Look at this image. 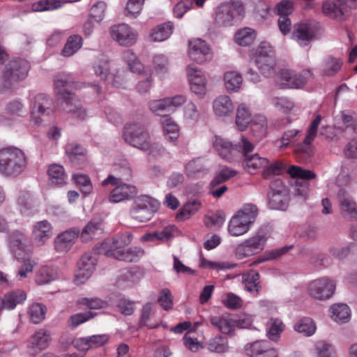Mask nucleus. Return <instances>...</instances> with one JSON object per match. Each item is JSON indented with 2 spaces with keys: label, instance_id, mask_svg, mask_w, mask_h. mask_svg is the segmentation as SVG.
Wrapping results in <instances>:
<instances>
[{
  "label": "nucleus",
  "instance_id": "obj_1",
  "mask_svg": "<svg viewBox=\"0 0 357 357\" xmlns=\"http://www.w3.org/2000/svg\"><path fill=\"white\" fill-rule=\"evenodd\" d=\"M27 158L24 151L17 147L0 149V174L6 177H17L26 168Z\"/></svg>",
  "mask_w": 357,
  "mask_h": 357
},
{
  "label": "nucleus",
  "instance_id": "obj_2",
  "mask_svg": "<svg viewBox=\"0 0 357 357\" xmlns=\"http://www.w3.org/2000/svg\"><path fill=\"white\" fill-rule=\"evenodd\" d=\"M252 5V0H231L222 3L217 8L215 22L222 26L237 24L244 17L245 10Z\"/></svg>",
  "mask_w": 357,
  "mask_h": 357
},
{
  "label": "nucleus",
  "instance_id": "obj_3",
  "mask_svg": "<svg viewBox=\"0 0 357 357\" xmlns=\"http://www.w3.org/2000/svg\"><path fill=\"white\" fill-rule=\"evenodd\" d=\"M123 138L128 144L144 152H149L152 149L150 135L146 128L139 123L126 125Z\"/></svg>",
  "mask_w": 357,
  "mask_h": 357
},
{
  "label": "nucleus",
  "instance_id": "obj_4",
  "mask_svg": "<svg viewBox=\"0 0 357 357\" xmlns=\"http://www.w3.org/2000/svg\"><path fill=\"white\" fill-rule=\"evenodd\" d=\"M29 63L22 59H13L5 66L2 75L3 89H8L17 82L25 79L29 70Z\"/></svg>",
  "mask_w": 357,
  "mask_h": 357
},
{
  "label": "nucleus",
  "instance_id": "obj_5",
  "mask_svg": "<svg viewBox=\"0 0 357 357\" xmlns=\"http://www.w3.org/2000/svg\"><path fill=\"white\" fill-rule=\"evenodd\" d=\"M159 206L160 203L156 199L147 195H142L133 202L130 215L139 222H146L152 218Z\"/></svg>",
  "mask_w": 357,
  "mask_h": 357
},
{
  "label": "nucleus",
  "instance_id": "obj_6",
  "mask_svg": "<svg viewBox=\"0 0 357 357\" xmlns=\"http://www.w3.org/2000/svg\"><path fill=\"white\" fill-rule=\"evenodd\" d=\"M30 109L31 121L35 126H40L53 114V100L45 93H38L31 101Z\"/></svg>",
  "mask_w": 357,
  "mask_h": 357
},
{
  "label": "nucleus",
  "instance_id": "obj_7",
  "mask_svg": "<svg viewBox=\"0 0 357 357\" xmlns=\"http://www.w3.org/2000/svg\"><path fill=\"white\" fill-rule=\"evenodd\" d=\"M287 172L291 177L298 178L295 181L294 195L305 199L309 192L308 180L316 178L315 173L295 165L289 167Z\"/></svg>",
  "mask_w": 357,
  "mask_h": 357
},
{
  "label": "nucleus",
  "instance_id": "obj_8",
  "mask_svg": "<svg viewBox=\"0 0 357 357\" xmlns=\"http://www.w3.org/2000/svg\"><path fill=\"white\" fill-rule=\"evenodd\" d=\"M318 24L314 21H305L294 24L291 38L301 46H307L317 37Z\"/></svg>",
  "mask_w": 357,
  "mask_h": 357
},
{
  "label": "nucleus",
  "instance_id": "obj_9",
  "mask_svg": "<svg viewBox=\"0 0 357 357\" xmlns=\"http://www.w3.org/2000/svg\"><path fill=\"white\" fill-rule=\"evenodd\" d=\"M267 236L262 232H257L252 237L246 239L238 245L236 249V255L239 258L258 254L266 246Z\"/></svg>",
  "mask_w": 357,
  "mask_h": 357
},
{
  "label": "nucleus",
  "instance_id": "obj_10",
  "mask_svg": "<svg viewBox=\"0 0 357 357\" xmlns=\"http://www.w3.org/2000/svg\"><path fill=\"white\" fill-rule=\"evenodd\" d=\"M251 123L252 130H259L264 134L266 129V121L264 116H260L251 120V114L244 104L238 106L236 110V123L238 129L244 130L249 123Z\"/></svg>",
  "mask_w": 357,
  "mask_h": 357
},
{
  "label": "nucleus",
  "instance_id": "obj_11",
  "mask_svg": "<svg viewBox=\"0 0 357 357\" xmlns=\"http://www.w3.org/2000/svg\"><path fill=\"white\" fill-rule=\"evenodd\" d=\"M132 238V234L128 232L118 235L111 241L102 243L99 252L118 259L119 252L123 253L126 250L125 248L131 243Z\"/></svg>",
  "mask_w": 357,
  "mask_h": 357
},
{
  "label": "nucleus",
  "instance_id": "obj_12",
  "mask_svg": "<svg viewBox=\"0 0 357 357\" xmlns=\"http://www.w3.org/2000/svg\"><path fill=\"white\" fill-rule=\"evenodd\" d=\"M255 63L262 74L271 75L275 66L274 51L267 43H261L256 50Z\"/></svg>",
  "mask_w": 357,
  "mask_h": 357
},
{
  "label": "nucleus",
  "instance_id": "obj_13",
  "mask_svg": "<svg viewBox=\"0 0 357 357\" xmlns=\"http://www.w3.org/2000/svg\"><path fill=\"white\" fill-rule=\"evenodd\" d=\"M109 33L112 38L121 46H132L137 43L138 38L137 31L124 23L112 26Z\"/></svg>",
  "mask_w": 357,
  "mask_h": 357
},
{
  "label": "nucleus",
  "instance_id": "obj_14",
  "mask_svg": "<svg viewBox=\"0 0 357 357\" xmlns=\"http://www.w3.org/2000/svg\"><path fill=\"white\" fill-rule=\"evenodd\" d=\"M335 289L334 281L328 278H321L312 280L308 285L310 296L318 300L331 298Z\"/></svg>",
  "mask_w": 357,
  "mask_h": 357
},
{
  "label": "nucleus",
  "instance_id": "obj_15",
  "mask_svg": "<svg viewBox=\"0 0 357 357\" xmlns=\"http://www.w3.org/2000/svg\"><path fill=\"white\" fill-rule=\"evenodd\" d=\"M243 149L241 153L244 156L243 167L248 171L256 170L266 166L268 160L265 158L259 157L258 154L250 155L254 149V145L244 136L241 137Z\"/></svg>",
  "mask_w": 357,
  "mask_h": 357
},
{
  "label": "nucleus",
  "instance_id": "obj_16",
  "mask_svg": "<svg viewBox=\"0 0 357 357\" xmlns=\"http://www.w3.org/2000/svg\"><path fill=\"white\" fill-rule=\"evenodd\" d=\"M312 75V73L309 69L303 70L300 73L284 69L280 73V84L289 88H301Z\"/></svg>",
  "mask_w": 357,
  "mask_h": 357
},
{
  "label": "nucleus",
  "instance_id": "obj_17",
  "mask_svg": "<svg viewBox=\"0 0 357 357\" xmlns=\"http://www.w3.org/2000/svg\"><path fill=\"white\" fill-rule=\"evenodd\" d=\"M60 102L61 109L66 113H71L79 119H84L86 116L85 109L82 107L79 100L76 96L69 92L56 96Z\"/></svg>",
  "mask_w": 357,
  "mask_h": 357
},
{
  "label": "nucleus",
  "instance_id": "obj_18",
  "mask_svg": "<svg viewBox=\"0 0 357 357\" xmlns=\"http://www.w3.org/2000/svg\"><path fill=\"white\" fill-rule=\"evenodd\" d=\"M213 146L220 156L227 161L234 160L237 153L241 154L243 149L241 141L238 144L233 145L227 139L217 136L214 138Z\"/></svg>",
  "mask_w": 357,
  "mask_h": 357
},
{
  "label": "nucleus",
  "instance_id": "obj_19",
  "mask_svg": "<svg viewBox=\"0 0 357 357\" xmlns=\"http://www.w3.org/2000/svg\"><path fill=\"white\" fill-rule=\"evenodd\" d=\"M188 54L192 60L198 63H203L212 58L209 47L201 39H195L189 42Z\"/></svg>",
  "mask_w": 357,
  "mask_h": 357
},
{
  "label": "nucleus",
  "instance_id": "obj_20",
  "mask_svg": "<svg viewBox=\"0 0 357 357\" xmlns=\"http://www.w3.org/2000/svg\"><path fill=\"white\" fill-rule=\"evenodd\" d=\"M236 172L229 168L222 169L213 179L211 181L209 185V192L214 197H220L227 190V187L225 185H222L220 188L216 187L221 183L227 181L229 178L234 177L236 174Z\"/></svg>",
  "mask_w": 357,
  "mask_h": 357
},
{
  "label": "nucleus",
  "instance_id": "obj_21",
  "mask_svg": "<svg viewBox=\"0 0 357 357\" xmlns=\"http://www.w3.org/2000/svg\"><path fill=\"white\" fill-rule=\"evenodd\" d=\"M190 82V89L198 96H204L206 93V79L204 75L197 67L189 65L187 68Z\"/></svg>",
  "mask_w": 357,
  "mask_h": 357
},
{
  "label": "nucleus",
  "instance_id": "obj_22",
  "mask_svg": "<svg viewBox=\"0 0 357 357\" xmlns=\"http://www.w3.org/2000/svg\"><path fill=\"white\" fill-rule=\"evenodd\" d=\"M137 189L133 185L121 182L111 192L108 199L110 203H119L126 200H130L135 197Z\"/></svg>",
  "mask_w": 357,
  "mask_h": 357
},
{
  "label": "nucleus",
  "instance_id": "obj_23",
  "mask_svg": "<svg viewBox=\"0 0 357 357\" xmlns=\"http://www.w3.org/2000/svg\"><path fill=\"white\" fill-rule=\"evenodd\" d=\"M51 340L50 332L47 329L41 328L30 337L27 347L30 352L37 354L45 349Z\"/></svg>",
  "mask_w": 357,
  "mask_h": 357
},
{
  "label": "nucleus",
  "instance_id": "obj_24",
  "mask_svg": "<svg viewBox=\"0 0 357 357\" xmlns=\"http://www.w3.org/2000/svg\"><path fill=\"white\" fill-rule=\"evenodd\" d=\"M275 186L282 187V181L277 179L271 183V191L268 193L269 204L273 209L284 210L287 207V197L282 190H275Z\"/></svg>",
  "mask_w": 357,
  "mask_h": 357
},
{
  "label": "nucleus",
  "instance_id": "obj_25",
  "mask_svg": "<svg viewBox=\"0 0 357 357\" xmlns=\"http://www.w3.org/2000/svg\"><path fill=\"white\" fill-rule=\"evenodd\" d=\"M245 349L250 357H278L277 351L271 348L266 341L257 340L248 344Z\"/></svg>",
  "mask_w": 357,
  "mask_h": 357
},
{
  "label": "nucleus",
  "instance_id": "obj_26",
  "mask_svg": "<svg viewBox=\"0 0 357 357\" xmlns=\"http://www.w3.org/2000/svg\"><path fill=\"white\" fill-rule=\"evenodd\" d=\"M97 259L95 253H85L78 263L79 271L76 275L77 279L83 282L84 280L89 278L92 274L96 265Z\"/></svg>",
  "mask_w": 357,
  "mask_h": 357
},
{
  "label": "nucleus",
  "instance_id": "obj_27",
  "mask_svg": "<svg viewBox=\"0 0 357 357\" xmlns=\"http://www.w3.org/2000/svg\"><path fill=\"white\" fill-rule=\"evenodd\" d=\"M321 115H317L315 119L312 121L307 130V133L303 143L296 146V150L297 151L303 153L307 155L311 154V143L317 136L318 127L321 123Z\"/></svg>",
  "mask_w": 357,
  "mask_h": 357
},
{
  "label": "nucleus",
  "instance_id": "obj_28",
  "mask_svg": "<svg viewBox=\"0 0 357 357\" xmlns=\"http://www.w3.org/2000/svg\"><path fill=\"white\" fill-rule=\"evenodd\" d=\"M323 13L333 18L340 20H344L349 15L344 5L340 0H327L322 5Z\"/></svg>",
  "mask_w": 357,
  "mask_h": 357
},
{
  "label": "nucleus",
  "instance_id": "obj_29",
  "mask_svg": "<svg viewBox=\"0 0 357 357\" xmlns=\"http://www.w3.org/2000/svg\"><path fill=\"white\" fill-rule=\"evenodd\" d=\"M76 86L77 84L70 74L60 73L54 77V92L56 96L69 93V89Z\"/></svg>",
  "mask_w": 357,
  "mask_h": 357
},
{
  "label": "nucleus",
  "instance_id": "obj_30",
  "mask_svg": "<svg viewBox=\"0 0 357 357\" xmlns=\"http://www.w3.org/2000/svg\"><path fill=\"white\" fill-rule=\"evenodd\" d=\"M33 239L38 245H43L52 236V227L47 220L38 222L33 229Z\"/></svg>",
  "mask_w": 357,
  "mask_h": 357
},
{
  "label": "nucleus",
  "instance_id": "obj_31",
  "mask_svg": "<svg viewBox=\"0 0 357 357\" xmlns=\"http://www.w3.org/2000/svg\"><path fill=\"white\" fill-rule=\"evenodd\" d=\"M102 232V220L100 218H95L89 222L83 228L80 238L82 241L87 242L98 238Z\"/></svg>",
  "mask_w": 357,
  "mask_h": 357
},
{
  "label": "nucleus",
  "instance_id": "obj_32",
  "mask_svg": "<svg viewBox=\"0 0 357 357\" xmlns=\"http://www.w3.org/2000/svg\"><path fill=\"white\" fill-rule=\"evenodd\" d=\"M342 212L350 218H357V206L344 190H340L337 193Z\"/></svg>",
  "mask_w": 357,
  "mask_h": 357
},
{
  "label": "nucleus",
  "instance_id": "obj_33",
  "mask_svg": "<svg viewBox=\"0 0 357 357\" xmlns=\"http://www.w3.org/2000/svg\"><path fill=\"white\" fill-rule=\"evenodd\" d=\"M213 109L216 116H226L233 112L234 105L229 96L222 95L213 100Z\"/></svg>",
  "mask_w": 357,
  "mask_h": 357
},
{
  "label": "nucleus",
  "instance_id": "obj_34",
  "mask_svg": "<svg viewBox=\"0 0 357 357\" xmlns=\"http://www.w3.org/2000/svg\"><path fill=\"white\" fill-rule=\"evenodd\" d=\"M258 214L257 206L251 203L245 204L236 213L238 217L242 219V221L250 227L255 222Z\"/></svg>",
  "mask_w": 357,
  "mask_h": 357
},
{
  "label": "nucleus",
  "instance_id": "obj_35",
  "mask_svg": "<svg viewBox=\"0 0 357 357\" xmlns=\"http://www.w3.org/2000/svg\"><path fill=\"white\" fill-rule=\"evenodd\" d=\"M58 278L57 269L54 267L42 266L36 273L35 282L38 285H44Z\"/></svg>",
  "mask_w": 357,
  "mask_h": 357
},
{
  "label": "nucleus",
  "instance_id": "obj_36",
  "mask_svg": "<svg viewBox=\"0 0 357 357\" xmlns=\"http://www.w3.org/2000/svg\"><path fill=\"white\" fill-rule=\"evenodd\" d=\"M27 243L26 236L19 231H15L9 236V247L15 256L24 250Z\"/></svg>",
  "mask_w": 357,
  "mask_h": 357
},
{
  "label": "nucleus",
  "instance_id": "obj_37",
  "mask_svg": "<svg viewBox=\"0 0 357 357\" xmlns=\"http://www.w3.org/2000/svg\"><path fill=\"white\" fill-rule=\"evenodd\" d=\"M26 298L24 291L17 289L6 293L2 298L5 309L13 310L17 305L23 303Z\"/></svg>",
  "mask_w": 357,
  "mask_h": 357
},
{
  "label": "nucleus",
  "instance_id": "obj_38",
  "mask_svg": "<svg viewBox=\"0 0 357 357\" xmlns=\"http://www.w3.org/2000/svg\"><path fill=\"white\" fill-rule=\"evenodd\" d=\"M243 282L245 289L252 294H258L261 288L259 282V274L255 271H250L243 275Z\"/></svg>",
  "mask_w": 357,
  "mask_h": 357
},
{
  "label": "nucleus",
  "instance_id": "obj_39",
  "mask_svg": "<svg viewBox=\"0 0 357 357\" xmlns=\"http://www.w3.org/2000/svg\"><path fill=\"white\" fill-rule=\"evenodd\" d=\"M211 325L224 334H231L235 328V324L232 319H227L221 316H214L209 319Z\"/></svg>",
  "mask_w": 357,
  "mask_h": 357
},
{
  "label": "nucleus",
  "instance_id": "obj_40",
  "mask_svg": "<svg viewBox=\"0 0 357 357\" xmlns=\"http://www.w3.org/2000/svg\"><path fill=\"white\" fill-rule=\"evenodd\" d=\"M185 170L188 176H198L205 174L207 172V168L204 160L202 158H197L185 165Z\"/></svg>",
  "mask_w": 357,
  "mask_h": 357
},
{
  "label": "nucleus",
  "instance_id": "obj_41",
  "mask_svg": "<svg viewBox=\"0 0 357 357\" xmlns=\"http://www.w3.org/2000/svg\"><path fill=\"white\" fill-rule=\"evenodd\" d=\"M173 28L174 25L171 22H167L157 26L153 29L151 33L153 40L162 42L167 40L172 35Z\"/></svg>",
  "mask_w": 357,
  "mask_h": 357
},
{
  "label": "nucleus",
  "instance_id": "obj_42",
  "mask_svg": "<svg viewBox=\"0 0 357 357\" xmlns=\"http://www.w3.org/2000/svg\"><path fill=\"white\" fill-rule=\"evenodd\" d=\"M331 317L337 323H345L349 320L350 310L346 304H334L331 307Z\"/></svg>",
  "mask_w": 357,
  "mask_h": 357
},
{
  "label": "nucleus",
  "instance_id": "obj_43",
  "mask_svg": "<svg viewBox=\"0 0 357 357\" xmlns=\"http://www.w3.org/2000/svg\"><path fill=\"white\" fill-rule=\"evenodd\" d=\"M256 37L255 31L249 27L241 29L236 31L234 36L236 43L241 46L250 45Z\"/></svg>",
  "mask_w": 357,
  "mask_h": 357
},
{
  "label": "nucleus",
  "instance_id": "obj_44",
  "mask_svg": "<svg viewBox=\"0 0 357 357\" xmlns=\"http://www.w3.org/2000/svg\"><path fill=\"white\" fill-rule=\"evenodd\" d=\"M250 229V227L236 214L231 218L228 225V231L234 236L243 235L247 233Z\"/></svg>",
  "mask_w": 357,
  "mask_h": 357
},
{
  "label": "nucleus",
  "instance_id": "obj_45",
  "mask_svg": "<svg viewBox=\"0 0 357 357\" xmlns=\"http://www.w3.org/2000/svg\"><path fill=\"white\" fill-rule=\"evenodd\" d=\"M207 349L218 354L225 353L229 350L228 340L222 335H217L208 340L206 344Z\"/></svg>",
  "mask_w": 357,
  "mask_h": 357
},
{
  "label": "nucleus",
  "instance_id": "obj_46",
  "mask_svg": "<svg viewBox=\"0 0 357 357\" xmlns=\"http://www.w3.org/2000/svg\"><path fill=\"white\" fill-rule=\"evenodd\" d=\"M144 255V249L135 246L126 249L123 253L119 252L118 260L126 262H137Z\"/></svg>",
  "mask_w": 357,
  "mask_h": 357
},
{
  "label": "nucleus",
  "instance_id": "obj_47",
  "mask_svg": "<svg viewBox=\"0 0 357 357\" xmlns=\"http://www.w3.org/2000/svg\"><path fill=\"white\" fill-rule=\"evenodd\" d=\"M66 152L70 162L75 165H80L86 160L85 150L79 146H68Z\"/></svg>",
  "mask_w": 357,
  "mask_h": 357
},
{
  "label": "nucleus",
  "instance_id": "obj_48",
  "mask_svg": "<svg viewBox=\"0 0 357 357\" xmlns=\"http://www.w3.org/2000/svg\"><path fill=\"white\" fill-rule=\"evenodd\" d=\"M294 329L304 336L312 335L316 331V326L314 321L308 317L301 319L295 325Z\"/></svg>",
  "mask_w": 357,
  "mask_h": 357
},
{
  "label": "nucleus",
  "instance_id": "obj_49",
  "mask_svg": "<svg viewBox=\"0 0 357 357\" xmlns=\"http://www.w3.org/2000/svg\"><path fill=\"white\" fill-rule=\"evenodd\" d=\"M46 310V307L42 303L32 304L28 312L31 321L33 324H39L45 319Z\"/></svg>",
  "mask_w": 357,
  "mask_h": 357
},
{
  "label": "nucleus",
  "instance_id": "obj_50",
  "mask_svg": "<svg viewBox=\"0 0 357 357\" xmlns=\"http://www.w3.org/2000/svg\"><path fill=\"white\" fill-rule=\"evenodd\" d=\"M225 86L227 91H235L238 89L242 84L241 75L234 71L227 72L224 77Z\"/></svg>",
  "mask_w": 357,
  "mask_h": 357
},
{
  "label": "nucleus",
  "instance_id": "obj_51",
  "mask_svg": "<svg viewBox=\"0 0 357 357\" xmlns=\"http://www.w3.org/2000/svg\"><path fill=\"white\" fill-rule=\"evenodd\" d=\"M48 174L51 182L55 185H63L66 183V176L62 166L52 165L50 166Z\"/></svg>",
  "mask_w": 357,
  "mask_h": 357
},
{
  "label": "nucleus",
  "instance_id": "obj_52",
  "mask_svg": "<svg viewBox=\"0 0 357 357\" xmlns=\"http://www.w3.org/2000/svg\"><path fill=\"white\" fill-rule=\"evenodd\" d=\"M163 129L167 135H170L168 139L175 141L178 136L179 128L177 123L169 116H165L162 121Z\"/></svg>",
  "mask_w": 357,
  "mask_h": 357
},
{
  "label": "nucleus",
  "instance_id": "obj_53",
  "mask_svg": "<svg viewBox=\"0 0 357 357\" xmlns=\"http://www.w3.org/2000/svg\"><path fill=\"white\" fill-rule=\"evenodd\" d=\"M82 40V39L79 36H70L63 49L62 54L64 56H72L81 47Z\"/></svg>",
  "mask_w": 357,
  "mask_h": 357
},
{
  "label": "nucleus",
  "instance_id": "obj_54",
  "mask_svg": "<svg viewBox=\"0 0 357 357\" xmlns=\"http://www.w3.org/2000/svg\"><path fill=\"white\" fill-rule=\"evenodd\" d=\"M202 111L192 102H189L183 107V117L188 121L197 122L202 118Z\"/></svg>",
  "mask_w": 357,
  "mask_h": 357
},
{
  "label": "nucleus",
  "instance_id": "obj_55",
  "mask_svg": "<svg viewBox=\"0 0 357 357\" xmlns=\"http://www.w3.org/2000/svg\"><path fill=\"white\" fill-rule=\"evenodd\" d=\"M61 6L62 3L61 1L59 0H40L33 3L31 9L34 12H41L55 10L61 8Z\"/></svg>",
  "mask_w": 357,
  "mask_h": 357
},
{
  "label": "nucleus",
  "instance_id": "obj_56",
  "mask_svg": "<svg viewBox=\"0 0 357 357\" xmlns=\"http://www.w3.org/2000/svg\"><path fill=\"white\" fill-rule=\"evenodd\" d=\"M145 0H128L125 7V15L128 17H137L142 10Z\"/></svg>",
  "mask_w": 357,
  "mask_h": 357
},
{
  "label": "nucleus",
  "instance_id": "obj_57",
  "mask_svg": "<svg viewBox=\"0 0 357 357\" xmlns=\"http://www.w3.org/2000/svg\"><path fill=\"white\" fill-rule=\"evenodd\" d=\"M284 324L278 319L271 318L267 323L268 336L272 340H277L278 336L284 330Z\"/></svg>",
  "mask_w": 357,
  "mask_h": 357
},
{
  "label": "nucleus",
  "instance_id": "obj_58",
  "mask_svg": "<svg viewBox=\"0 0 357 357\" xmlns=\"http://www.w3.org/2000/svg\"><path fill=\"white\" fill-rule=\"evenodd\" d=\"M342 62L336 58L329 57L325 61L322 69L324 75L331 76L337 73L342 67Z\"/></svg>",
  "mask_w": 357,
  "mask_h": 357
},
{
  "label": "nucleus",
  "instance_id": "obj_59",
  "mask_svg": "<svg viewBox=\"0 0 357 357\" xmlns=\"http://www.w3.org/2000/svg\"><path fill=\"white\" fill-rule=\"evenodd\" d=\"M94 314L91 312L77 313L71 315L67 321V325L70 328H75L80 324L93 318Z\"/></svg>",
  "mask_w": 357,
  "mask_h": 357
},
{
  "label": "nucleus",
  "instance_id": "obj_60",
  "mask_svg": "<svg viewBox=\"0 0 357 357\" xmlns=\"http://www.w3.org/2000/svg\"><path fill=\"white\" fill-rule=\"evenodd\" d=\"M107 5L103 1H98L95 3L90 10L89 17L96 22L102 20L105 15Z\"/></svg>",
  "mask_w": 357,
  "mask_h": 357
},
{
  "label": "nucleus",
  "instance_id": "obj_61",
  "mask_svg": "<svg viewBox=\"0 0 357 357\" xmlns=\"http://www.w3.org/2000/svg\"><path fill=\"white\" fill-rule=\"evenodd\" d=\"M292 245L284 246L278 249L266 251L261 256V257L259 260V262H264L266 261L277 259L282 257V255H285L290 249L292 248Z\"/></svg>",
  "mask_w": 357,
  "mask_h": 357
},
{
  "label": "nucleus",
  "instance_id": "obj_62",
  "mask_svg": "<svg viewBox=\"0 0 357 357\" xmlns=\"http://www.w3.org/2000/svg\"><path fill=\"white\" fill-rule=\"evenodd\" d=\"M222 303L229 309H238L242 306V299L233 293H228L222 297Z\"/></svg>",
  "mask_w": 357,
  "mask_h": 357
},
{
  "label": "nucleus",
  "instance_id": "obj_63",
  "mask_svg": "<svg viewBox=\"0 0 357 357\" xmlns=\"http://www.w3.org/2000/svg\"><path fill=\"white\" fill-rule=\"evenodd\" d=\"M36 265V263L34 261L30 259H25L17 273L16 276L18 278V280H21L26 278L29 273H32Z\"/></svg>",
  "mask_w": 357,
  "mask_h": 357
},
{
  "label": "nucleus",
  "instance_id": "obj_64",
  "mask_svg": "<svg viewBox=\"0 0 357 357\" xmlns=\"http://www.w3.org/2000/svg\"><path fill=\"white\" fill-rule=\"evenodd\" d=\"M74 179L77 185L81 187L82 191L84 194H89L92 189V184L90 178L84 174H75Z\"/></svg>",
  "mask_w": 357,
  "mask_h": 357
}]
</instances>
